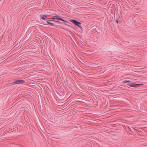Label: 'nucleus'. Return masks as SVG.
I'll list each match as a JSON object with an SVG mask.
<instances>
[{
  "instance_id": "f257e3e1",
  "label": "nucleus",
  "mask_w": 147,
  "mask_h": 147,
  "mask_svg": "<svg viewBox=\"0 0 147 147\" xmlns=\"http://www.w3.org/2000/svg\"><path fill=\"white\" fill-rule=\"evenodd\" d=\"M53 17H55V22H59V21L61 20L64 22H67V21L61 18L58 15H56V16H53Z\"/></svg>"
},
{
  "instance_id": "6e6552de",
  "label": "nucleus",
  "mask_w": 147,
  "mask_h": 147,
  "mask_svg": "<svg viewBox=\"0 0 147 147\" xmlns=\"http://www.w3.org/2000/svg\"><path fill=\"white\" fill-rule=\"evenodd\" d=\"M127 80H125L123 82V83H127Z\"/></svg>"
},
{
  "instance_id": "20e7f679",
  "label": "nucleus",
  "mask_w": 147,
  "mask_h": 147,
  "mask_svg": "<svg viewBox=\"0 0 147 147\" xmlns=\"http://www.w3.org/2000/svg\"><path fill=\"white\" fill-rule=\"evenodd\" d=\"M25 81L23 80H17L13 82V84H23L25 82Z\"/></svg>"
},
{
  "instance_id": "f03ea898",
  "label": "nucleus",
  "mask_w": 147,
  "mask_h": 147,
  "mask_svg": "<svg viewBox=\"0 0 147 147\" xmlns=\"http://www.w3.org/2000/svg\"><path fill=\"white\" fill-rule=\"evenodd\" d=\"M71 22L74 24L76 25L77 26L81 29H82V27L80 26V25L81 24V23L80 22L75 20H71Z\"/></svg>"
},
{
  "instance_id": "1a4fd4ad",
  "label": "nucleus",
  "mask_w": 147,
  "mask_h": 147,
  "mask_svg": "<svg viewBox=\"0 0 147 147\" xmlns=\"http://www.w3.org/2000/svg\"><path fill=\"white\" fill-rule=\"evenodd\" d=\"M116 22L117 23H118V20L117 19L116 20Z\"/></svg>"
},
{
  "instance_id": "39448f33",
  "label": "nucleus",
  "mask_w": 147,
  "mask_h": 147,
  "mask_svg": "<svg viewBox=\"0 0 147 147\" xmlns=\"http://www.w3.org/2000/svg\"><path fill=\"white\" fill-rule=\"evenodd\" d=\"M51 20H47L46 22H45V24L46 25H47V23L48 24H49L51 26H55V25H54V24L53 23L51 22Z\"/></svg>"
},
{
  "instance_id": "9d476101",
  "label": "nucleus",
  "mask_w": 147,
  "mask_h": 147,
  "mask_svg": "<svg viewBox=\"0 0 147 147\" xmlns=\"http://www.w3.org/2000/svg\"><path fill=\"white\" fill-rule=\"evenodd\" d=\"M130 82V81L129 80H127V82Z\"/></svg>"
},
{
  "instance_id": "423d86ee",
  "label": "nucleus",
  "mask_w": 147,
  "mask_h": 147,
  "mask_svg": "<svg viewBox=\"0 0 147 147\" xmlns=\"http://www.w3.org/2000/svg\"><path fill=\"white\" fill-rule=\"evenodd\" d=\"M47 16V15H41L40 16V18L43 20H47L49 18H46Z\"/></svg>"
},
{
  "instance_id": "0eeeda50",
  "label": "nucleus",
  "mask_w": 147,
  "mask_h": 147,
  "mask_svg": "<svg viewBox=\"0 0 147 147\" xmlns=\"http://www.w3.org/2000/svg\"><path fill=\"white\" fill-rule=\"evenodd\" d=\"M50 19V20H51V21H54L55 22V17H53V18H51Z\"/></svg>"
},
{
  "instance_id": "7ed1b4c3",
  "label": "nucleus",
  "mask_w": 147,
  "mask_h": 147,
  "mask_svg": "<svg viewBox=\"0 0 147 147\" xmlns=\"http://www.w3.org/2000/svg\"><path fill=\"white\" fill-rule=\"evenodd\" d=\"M128 86L131 87H138L142 85V84H135L134 83H131L130 84H127Z\"/></svg>"
}]
</instances>
